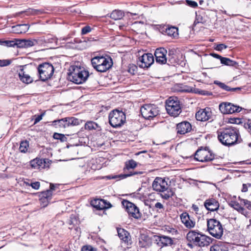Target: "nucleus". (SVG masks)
Returning a JSON list of instances; mask_svg holds the SVG:
<instances>
[{"instance_id":"obj_53","label":"nucleus","mask_w":251,"mask_h":251,"mask_svg":"<svg viewBox=\"0 0 251 251\" xmlns=\"http://www.w3.org/2000/svg\"><path fill=\"white\" fill-rule=\"evenodd\" d=\"M227 48V46L224 44H220L217 45L216 47L215 48V49L218 51H222L224 49H226Z\"/></svg>"},{"instance_id":"obj_2","label":"nucleus","mask_w":251,"mask_h":251,"mask_svg":"<svg viewBox=\"0 0 251 251\" xmlns=\"http://www.w3.org/2000/svg\"><path fill=\"white\" fill-rule=\"evenodd\" d=\"M167 180L165 178L157 177L155 178L152 184L153 189L160 193V197L162 199L168 200L175 195V192L172 188L170 187Z\"/></svg>"},{"instance_id":"obj_48","label":"nucleus","mask_w":251,"mask_h":251,"mask_svg":"<svg viewBox=\"0 0 251 251\" xmlns=\"http://www.w3.org/2000/svg\"><path fill=\"white\" fill-rule=\"evenodd\" d=\"M244 126L251 134V119L247 120L244 123Z\"/></svg>"},{"instance_id":"obj_25","label":"nucleus","mask_w":251,"mask_h":251,"mask_svg":"<svg viewBox=\"0 0 251 251\" xmlns=\"http://www.w3.org/2000/svg\"><path fill=\"white\" fill-rule=\"evenodd\" d=\"M29 73L27 70L25 71L23 69L20 70L19 73V77L23 83L29 84L33 81L32 74Z\"/></svg>"},{"instance_id":"obj_23","label":"nucleus","mask_w":251,"mask_h":251,"mask_svg":"<svg viewBox=\"0 0 251 251\" xmlns=\"http://www.w3.org/2000/svg\"><path fill=\"white\" fill-rule=\"evenodd\" d=\"M38 196L41 205L43 207H45L48 205L52 197V194L46 190L38 193Z\"/></svg>"},{"instance_id":"obj_47","label":"nucleus","mask_w":251,"mask_h":251,"mask_svg":"<svg viewBox=\"0 0 251 251\" xmlns=\"http://www.w3.org/2000/svg\"><path fill=\"white\" fill-rule=\"evenodd\" d=\"M92 30V28L89 25H86L82 28L81 34V35H85L89 32Z\"/></svg>"},{"instance_id":"obj_36","label":"nucleus","mask_w":251,"mask_h":251,"mask_svg":"<svg viewBox=\"0 0 251 251\" xmlns=\"http://www.w3.org/2000/svg\"><path fill=\"white\" fill-rule=\"evenodd\" d=\"M124 16V13L122 11L115 10L110 14V17L114 20H118L122 19Z\"/></svg>"},{"instance_id":"obj_49","label":"nucleus","mask_w":251,"mask_h":251,"mask_svg":"<svg viewBox=\"0 0 251 251\" xmlns=\"http://www.w3.org/2000/svg\"><path fill=\"white\" fill-rule=\"evenodd\" d=\"M81 251H97V250L91 245H85L81 248Z\"/></svg>"},{"instance_id":"obj_44","label":"nucleus","mask_w":251,"mask_h":251,"mask_svg":"<svg viewBox=\"0 0 251 251\" xmlns=\"http://www.w3.org/2000/svg\"><path fill=\"white\" fill-rule=\"evenodd\" d=\"M38 42L35 39L25 40V48H29L37 44Z\"/></svg>"},{"instance_id":"obj_41","label":"nucleus","mask_w":251,"mask_h":251,"mask_svg":"<svg viewBox=\"0 0 251 251\" xmlns=\"http://www.w3.org/2000/svg\"><path fill=\"white\" fill-rule=\"evenodd\" d=\"M98 127V125L93 121H88L84 125V129L88 130L96 129Z\"/></svg>"},{"instance_id":"obj_22","label":"nucleus","mask_w":251,"mask_h":251,"mask_svg":"<svg viewBox=\"0 0 251 251\" xmlns=\"http://www.w3.org/2000/svg\"><path fill=\"white\" fill-rule=\"evenodd\" d=\"M91 204L97 210H104L112 207V204L109 201L100 199H96L92 201Z\"/></svg>"},{"instance_id":"obj_33","label":"nucleus","mask_w":251,"mask_h":251,"mask_svg":"<svg viewBox=\"0 0 251 251\" xmlns=\"http://www.w3.org/2000/svg\"><path fill=\"white\" fill-rule=\"evenodd\" d=\"M137 166V163L133 159L129 160L125 162L123 171L124 172H126V171H129L130 169H134Z\"/></svg>"},{"instance_id":"obj_9","label":"nucleus","mask_w":251,"mask_h":251,"mask_svg":"<svg viewBox=\"0 0 251 251\" xmlns=\"http://www.w3.org/2000/svg\"><path fill=\"white\" fill-rule=\"evenodd\" d=\"M142 116L145 119L151 120L159 114L157 105L154 104H145L140 108Z\"/></svg>"},{"instance_id":"obj_60","label":"nucleus","mask_w":251,"mask_h":251,"mask_svg":"<svg viewBox=\"0 0 251 251\" xmlns=\"http://www.w3.org/2000/svg\"><path fill=\"white\" fill-rule=\"evenodd\" d=\"M137 69V68L135 65H132L130 67H129L128 69V72L130 73L131 74H134L135 72L136 71Z\"/></svg>"},{"instance_id":"obj_17","label":"nucleus","mask_w":251,"mask_h":251,"mask_svg":"<svg viewBox=\"0 0 251 251\" xmlns=\"http://www.w3.org/2000/svg\"><path fill=\"white\" fill-rule=\"evenodd\" d=\"M192 130V124L187 121H183L176 125V131L178 136L185 135Z\"/></svg>"},{"instance_id":"obj_21","label":"nucleus","mask_w":251,"mask_h":251,"mask_svg":"<svg viewBox=\"0 0 251 251\" xmlns=\"http://www.w3.org/2000/svg\"><path fill=\"white\" fill-rule=\"evenodd\" d=\"M212 116V112L210 108L200 109L196 113V118L198 121L205 122L209 120Z\"/></svg>"},{"instance_id":"obj_16","label":"nucleus","mask_w":251,"mask_h":251,"mask_svg":"<svg viewBox=\"0 0 251 251\" xmlns=\"http://www.w3.org/2000/svg\"><path fill=\"white\" fill-rule=\"evenodd\" d=\"M153 62L154 57L151 53H144L137 60V64L143 69L149 68Z\"/></svg>"},{"instance_id":"obj_28","label":"nucleus","mask_w":251,"mask_h":251,"mask_svg":"<svg viewBox=\"0 0 251 251\" xmlns=\"http://www.w3.org/2000/svg\"><path fill=\"white\" fill-rule=\"evenodd\" d=\"M138 244L141 248H149L151 245V239L146 234H141L139 238Z\"/></svg>"},{"instance_id":"obj_58","label":"nucleus","mask_w":251,"mask_h":251,"mask_svg":"<svg viewBox=\"0 0 251 251\" xmlns=\"http://www.w3.org/2000/svg\"><path fill=\"white\" fill-rule=\"evenodd\" d=\"M30 186L35 190H38L40 187V183L39 181L30 183Z\"/></svg>"},{"instance_id":"obj_46","label":"nucleus","mask_w":251,"mask_h":251,"mask_svg":"<svg viewBox=\"0 0 251 251\" xmlns=\"http://www.w3.org/2000/svg\"><path fill=\"white\" fill-rule=\"evenodd\" d=\"M15 43L17 48H25V39H15Z\"/></svg>"},{"instance_id":"obj_31","label":"nucleus","mask_w":251,"mask_h":251,"mask_svg":"<svg viewBox=\"0 0 251 251\" xmlns=\"http://www.w3.org/2000/svg\"><path fill=\"white\" fill-rule=\"evenodd\" d=\"M214 83L218 85L222 89L228 92H235L236 91H240L241 89L240 87L231 88L224 83L218 81H215Z\"/></svg>"},{"instance_id":"obj_10","label":"nucleus","mask_w":251,"mask_h":251,"mask_svg":"<svg viewBox=\"0 0 251 251\" xmlns=\"http://www.w3.org/2000/svg\"><path fill=\"white\" fill-rule=\"evenodd\" d=\"M122 204L127 212L129 218L136 220L141 219L142 213L140 212L139 208L134 203L127 200H123L122 201Z\"/></svg>"},{"instance_id":"obj_32","label":"nucleus","mask_w":251,"mask_h":251,"mask_svg":"<svg viewBox=\"0 0 251 251\" xmlns=\"http://www.w3.org/2000/svg\"><path fill=\"white\" fill-rule=\"evenodd\" d=\"M143 174L142 172L138 171H130L128 174H121L119 175H116L112 177V178H119V179H123L126 177L138 175H141Z\"/></svg>"},{"instance_id":"obj_34","label":"nucleus","mask_w":251,"mask_h":251,"mask_svg":"<svg viewBox=\"0 0 251 251\" xmlns=\"http://www.w3.org/2000/svg\"><path fill=\"white\" fill-rule=\"evenodd\" d=\"M29 149V142L26 140L21 141L19 148V151L23 153H26L28 151Z\"/></svg>"},{"instance_id":"obj_26","label":"nucleus","mask_w":251,"mask_h":251,"mask_svg":"<svg viewBox=\"0 0 251 251\" xmlns=\"http://www.w3.org/2000/svg\"><path fill=\"white\" fill-rule=\"evenodd\" d=\"M204 206L207 210L215 211L218 210L220 204L219 201L216 199L210 198L204 201Z\"/></svg>"},{"instance_id":"obj_11","label":"nucleus","mask_w":251,"mask_h":251,"mask_svg":"<svg viewBox=\"0 0 251 251\" xmlns=\"http://www.w3.org/2000/svg\"><path fill=\"white\" fill-rule=\"evenodd\" d=\"M215 154L209 150L202 148L199 149L194 153V159L201 162H207L213 160Z\"/></svg>"},{"instance_id":"obj_4","label":"nucleus","mask_w":251,"mask_h":251,"mask_svg":"<svg viewBox=\"0 0 251 251\" xmlns=\"http://www.w3.org/2000/svg\"><path fill=\"white\" fill-rule=\"evenodd\" d=\"M91 62L93 68L100 73L105 72L113 65L112 59L109 56H95L91 59Z\"/></svg>"},{"instance_id":"obj_64","label":"nucleus","mask_w":251,"mask_h":251,"mask_svg":"<svg viewBox=\"0 0 251 251\" xmlns=\"http://www.w3.org/2000/svg\"><path fill=\"white\" fill-rule=\"evenodd\" d=\"M192 208L197 214L198 213L199 208L197 205L193 204L192 206Z\"/></svg>"},{"instance_id":"obj_57","label":"nucleus","mask_w":251,"mask_h":251,"mask_svg":"<svg viewBox=\"0 0 251 251\" xmlns=\"http://www.w3.org/2000/svg\"><path fill=\"white\" fill-rule=\"evenodd\" d=\"M186 4L187 6L193 8H196L198 6V4L196 1H185Z\"/></svg>"},{"instance_id":"obj_27","label":"nucleus","mask_w":251,"mask_h":251,"mask_svg":"<svg viewBox=\"0 0 251 251\" xmlns=\"http://www.w3.org/2000/svg\"><path fill=\"white\" fill-rule=\"evenodd\" d=\"M159 31L162 34L170 37H175L178 35V28L175 26L164 25L160 27Z\"/></svg>"},{"instance_id":"obj_14","label":"nucleus","mask_w":251,"mask_h":251,"mask_svg":"<svg viewBox=\"0 0 251 251\" xmlns=\"http://www.w3.org/2000/svg\"><path fill=\"white\" fill-rule=\"evenodd\" d=\"M117 232L118 236L121 240L122 244L127 249L131 248L132 241L130 233L122 228H118Z\"/></svg>"},{"instance_id":"obj_30","label":"nucleus","mask_w":251,"mask_h":251,"mask_svg":"<svg viewBox=\"0 0 251 251\" xmlns=\"http://www.w3.org/2000/svg\"><path fill=\"white\" fill-rule=\"evenodd\" d=\"M69 224L70 225V229H74L77 230L78 227V217L77 215L72 214L70 217Z\"/></svg>"},{"instance_id":"obj_52","label":"nucleus","mask_w":251,"mask_h":251,"mask_svg":"<svg viewBox=\"0 0 251 251\" xmlns=\"http://www.w3.org/2000/svg\"><path fill=\"white\" fill-rule=\"evenodd\" d=\"M237 211L239 213L245 216V217H248L249 215V212L242 206H241V207L239 209H238Z\"/></svg>"},{"instance_id":"obj_42","label":"nucleus","mask_w":251,"mask_h":251,"mask_svg":"<svg viewBox=\"0 0 251 251\" xmlns=\"http://www.w3.org/2000/svg\"><path fill=\"white\" fill-rule=\"evenodd\" d=\"M239 200L241 204L244 205L249 210H251V201L239 197Z\"/></svg>"},{"instance_id":"obj_15","label":"nucleus","mask_w":251,"mask_h":251,"mask_svg":"<svg viewBox=\"0 0 251 251\" xmlns=\"http://www.w3.org/2000/svg\"><path fill=\"white\" fill-rule=\"evenodd\" d=\"M50 161L47 158L36 157L29 161L30 168L32 169L41 170L49 168Z\"/></svg>"},{"instance_id":"obj_43","label":"nucleus","mask_w":251,"mask_h":251,"mask_svg":"<svg viewBox=\"0 0 251 251\" xmlns=\"http://www.w3.org/2000/svg\"><path fill=\"white\" fill-rule=\"evenodd\" d=\"M53 138L56 140H59L61 142H62L66 141L67 140V138L64 134L57 132L54 133L53 135Z\"/></svg>"},{"instance_id":"obj_3","label":"nucleus","mask_w":251,"mask_h":251,"mask_svg":"<svg viewBox=\"0 0 251 251\" xmlns=\"http://www.w3.org/2000/svg\"><path fill=\"white\" fill-rule=\"evenodd\" d=\"M186 239L189 247L193 245L199 247L208 246L213 240L211 237L195 230H191L187 233Z\"/></svg>"},{"instance_id":"obj_35","label":"nucleus","mask_w":251,"mask_h":251,"mask_svg":"<svg viewBox=\"0 0 251 251\" xmlns=\"http://www.w3.org/2000/svg\"><path fill=\"white\" fill-rule=\"evenodd\" d=\"M25 13L26 15H34L42 14L44 13L43 9H36L33 8H28L25 11H23L19 12V14H22Z\"/></svg>"},{"instance_id":"obj_38","label":"nucleus","mask_w":251,"mask_h":251,"mask_svg":"<svg viewBox=\"0 0 251 251\" xmlns=\"http://www.w3.org/2000/svg\"><path fill=\"white\" fill-rule=\"evenodd\" d=\"M220 61L221 64L226 66H235L237 65V63L235 61L225 57H222Z\"/></svg>"},{"instance_id":"obj_45","label":"nucleus","mask_w":251,"mask_h":251,"mask_svg":"<svg viewBox=\"0 0 251 251\" xmlns=\"http://www.w3.org/2000/svg\"><path fill=\"white\" fill-rule=\"evenodd\" d=\"M2 45L9 47H14L16 46L15 39L14 40H5L2 42Z\"/></svg>"},{"instance_id":"obj_61","label":"nucleus","mask_w":251,"mask_h":251,"mask_svg":"<svg viewBox=\"0 0 251 251\" xmlns=\"http://www.w3.org/2000/svg\"><path fill=\"white\" fill-rule=\"evenodd\" d=\"M55 187L56 186L55 184L50 183V189L47 190L46 191H49L50 193L52 194V192L53 191L55 190Z\"/></svg>"},{"instance_id":"obj_56","label":"nucleus","mask_w":251,"mask_h":251,"mask_svg":"<svg viewBox=\"0 0 251 251\" xmlns=\"http://www.w3.org/2000/svg\"><path fill=\"white\" fill-rule=\"evenodd\" d=\"M154 207L157 209V211H158L159 210H161L160 212H162V211L164 210V206L159 202H157L155 204Z\"/></svg>"},{"instance_id":"obj_18","label":"nucleus","mask_w":251,"mask_h":251,"mask_svg":"<svg viewBox=\"0 0 251 251\" xmlns=\"http://www.w3.org/2000/svg\"><path fill=\"white\" fill-rule=\"evenodd\" d=\"M153 240L154 243L160 248L173 244V239L171 237L165 235H155L153 236Z\"/></svg>"},{"instance_id":"obj_7","label":"nucleus","mask_w":251,"mask_h":251,"mask_svg":"<svg viewBox=\"0 0 251 251\" xmlns=\"http://www.w3.org/2000/svg\"><path fill=\"white\" fill-rule=\"evenodd\" d=\"M207 230L211 235L217 239H220L223 234L222 225L215 219L207 220Z\"/></svg>"},{"instance_id":"obj_55","label":"nucleus","mask_w":251,"mask_h":251,"mask_svg":"<svg viewBox=\"0 0 251 251\" xmlns=\"http://www.w3.org/2000/svg\"><path fill=\"white\" fill-rule=\"evenodd\" d=\"M166 229L168 232H169L170 233H171L173 235H176L178 234V230L175 228L168 226V228L166 227Z\"/></svg>"},{"instance_id":"obj_19","label":"nucleus","mask_w":251,"mask_h":251,"mask_svg":"<svg viewBox=\"0 0 251 251\" xmlns=\"http://www.w3.org/2000/svg\"><path fill=\"white\" fill-rule=\"evenodd\" d=\"M180 218L181 222L186 228L191 229L195 226L196 220L195 218L187 212L181 213L180 215Z\"/></svg>"},{"instance_id":"obj_54","label":"nucleus","mask_w":251,"mask_h":251,"mask_svg":"<svg viewBox=\"0 0 251 251\" xmlns=\"http://www.w3.org/2000/svg\"><path fill=\"white\" fill-rule=\"evenodd\" d=\"M228 122L230 124H238L241 123V119L240 118H229L228 120Z\"/></svg>"},{"instance_id":"obj_8","label":"nucleus","mask_w":251,"mask_h":251,"mask_svg":"<svg viewBox=\"0 0 251 251\" xmlns=\"http://www.w3.org/2000/svg\"><path fill=\"white\" fill-rule=\"evenodd\" d=\"M37 71L39 79L42 81H46L52 76L54 68L51 63L45 62L38 65Z\"/></svg>"},{"instance_id":"obj_62","label":"nucleus","mask_w":251,"mask_h":251,"mask_svg":"<svg viewBox=\"0 0 251 251\" xmlns=\"http://www.w3.org/2000/svg\"><path fill=\"white\" fill-rule=\"evenodd\" d=\"M43 116V114L37 115V116L35 119L34 124H37V123L40 122L42 119Z\"/></svg>"},{"instance_id":"obj_24","label":"nucleus","mask_w":251,"mask_h":251,"mask_svg":"<svg viewBox=\"0 0 251 251\" xmlns=\"http://www.w3.org/2000/svg\"><path fill=\"white\" fill-rule=\"evenodd\" d=\"M67 78L69 80L78 84V67L75 66H71L68 73Z\"/></svg>"},{"instance_id":"obj_12","label":"nucleus","mask_w":251,"mask_h":251,"mask_svg":"<svg viewBox=\"0 0 251 251\" xmlns=\"http://www.w3.org/2000/svg\"><path fill=\"white\" fill-rule=\"evenodd\" d=\"M50 125L55 128H66L70 126H75L78 125V120L75 117H67L60 120H56L50 122Z\"/></svg>"},{"instance_id":"obj_6","label":"nucleus","mask_w":251,"mask_h":251,"mask_svg":"<svg viewBox=\"0 0 251 251\" xmlns=\"http://www.w3.org/2000/svg\"><path fill=\"white\" fill-rule=\"evenodd\" d=\"M109 123L114 128L121 127L126 121L125 113L122 110L114 109L108 115Z\"/></svg>"},{"instance_id":"obj_1","label":"nucleus","mask_w":251,"mask_h":251,"mask_svg":"<svg viewBox=\"0 0 251 251\" xmlns=\"http://www.w3.org/2000/svg\"><path fill=\"white\" fill-rule=\"evenodd\" d=\"M217 139L223 146L231 147L241 142L239 129L233 126H226L220 128L217 131Z\"/></svg>"},{"instance_id":"obj_40","label":"nucleus","mask_w":251,"mask_h":251,"mask_svg":"<svg viewBox=\"0 0 251 251\" xmlns=\"http://www.w3.org/2000/svg\"><path fill=\"white\" fill-rule=\"evenodd\" d=\"M13 28H16V32L17 33H25L29 28V26L26 24L18 25Z\"/></svg>"},{"instance_id":"obj_37","label":"nucleus","mask_w":251,"mask_h":251,"mask_svg":"<svg viewBox=\"0 0 251 251\" xmlns=\"http://www.w3.org/2000/svg\"><path fill=\"white\" fill-rule=\"evenodd\" d=\"M206 21L204 18V14L201 13H196V18L193 24V26H196L197 24L201 23L204 24Z\"/></svg>"},{"instance_id":"obj_63","label":"nucleus","mask_w":251,"mask_h":251,"mask_svg":"<svg viewBox=\"0 0 251 251\" xmlns=\"http://www.w3.org/2000/svg\"><path fill=\"white\" fill-rule=\"evenodd\" d=\"M210 55L215 58L219 59L220 60H221V59L223 57V56H221L220 55L215 53H211Z\"/></svg>"},{"instance_id":"obj_13","label":"nucleus","mask_w":251,"mask_h":251,"mask_svg":"<svg viewBox=\"0 0 251 251\" xmlns=\"http://www.w3.org/2000/svg\"><path fill=\"white\" fill-rule=\"evenodd\" d=\"M219 110L223 114H231L240 112L242 108L238 105L228 102H224L220 104Z\"/></svg>"},{"instance_id":"obj_20","label":"nucleus","mask_w":251,"mask_h":251,"mask_svg":"<svg viewBox=\"0 0 251 251\" xmlns=\"http://www.w3.org/2000/svg\"><path fill=\"white\" fill-rule=\"evenodd\" d=\"M167 51L164 48L156 49L154 52L156 62L160 65L165 64L167 61Z\"/></svg>"},{"instance_id":"obj_5","label":"nucleus","mask_w":251,"mask_h":251,"mask_svg":"<svg viewBox=\"0 0 251 251\" xmlns=\"http://www.w3.org/2000/svg\"><path fill=\"white\" fill-rule=\"evenodd\" d=\"M167 113L171 116L177 117L181 112V107L178 98L170 97L165 101Z\"/></svg>"},{"instance_id":"obj_29","label":"nucleus","mask_w":251,"mask_h":251,"mask_svg":"<svg viewBox=\"0 0 251 251\" xmlns=\"http://www.w3.org/2000/svg\"><path fill=\"white\" fill-rule=\"evenodd\" d=\"M210 251H228V248L225 243L219 241L211 246Z\"/></svg>"},{"instance_id":"obj_50","label":"nucleus","mask_w":251,"mask_h":251,"mask_svg":"<svg viewBox=\"0 0 251 251\" xmlns=\"http://www.w3.org/2000/svg\"><path fill=\"white\" fill-rule=\"evenodd\" d=\"M11 63V61L9 59H3V60H0V67H5L9 65H10Z\"/></svg>"},{"instance_id":"obj_39","label":"nucleus","mask_w":251,"mask_h":251,"mask_svg":"<svg viewBox=\"0 0 251 251\" xmlns=\"http://www.w3.org/2000/svg\"><path fill=\"white\" fill-rule=\"evenodd\" d=\"M89 76V73L88 71L83 70L79 71V84L84 82L88 76Z\"/></svg>"},{"instance_id":"obj_51","label":"nucleus","mask_w":251,"mask_h":251,"mask_svg":"<svg viewBox=\"0 0 251 251\" xmlns=\"http://www.w3.org/2000/svg\"><path fill=\"white\" fill-rule=\"evenodd\" d=\"M241 203H239L237 201H231V203L230 204L231 206L233 208L236 210L238 211V209H239L241 206Z\"/></svg>"},{"instance_id":"obj_59","label":"nucleus","mask_w":251,"mask_h":251,"mask_svg":"<svg viewBox=\"0 0 251 251\" xmlns=\"http://www.w3.org/2000/svg\"><path fill=\"white\" fill-rule=\"evenodd\" d=\"M251 187V183H248L247 184H243L241 191L242 192H247L248 190V188Z\"/></svg>"}]
</instances>
